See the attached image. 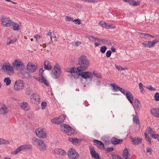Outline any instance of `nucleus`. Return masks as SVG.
Here are the masks:
<instances>
[{
  "mask_svg": "<svg viewBox=\"0 0 159 159\" xmlns=\"http://www.w3.org/2000/svg\"><path fill=\"white\" fill-rule=\"evenodd\" d=\"M74 75V78L77 79L81 76L80 78V82L83 84H85L86 81L91 82L93 77V75L91 72L89 71H77Z\"/></svg>",
  "mask_w": 159,
  "mask_h": 159,
  "instance_id": "1",
  "label": "nucleus"
},
{
  "mask_svg": "<svg viewBox=\"0 0 159 159\" xmlns=\"http://www.w3.org/2000/svg\"><path fill=\"white\" fill-rule=\"evenodd\" d=\"M78 64L80 66L76 68V70L79 72L83 71L89 66V61L85 56L82 55L78 58Z\"/></svg>",
  "mask_w": 159,
  "mask_h": 159,
  "instance_id": "2",
  "label": "nucleus"
},
{
  "mask_svg": "<svg viewBox=\"0 0 159 159\" xmlns=\"http://www.w3.org/2000/svg\"><path fill=\"white\" fill-rule=\"evenodd\" d=\"M60 128L61 130L66 134L68 135H71L74 134L75 132V130L73 128L70 127L69 125L63 124L60 125Z\"/></svg>",
  "mask_w": 159,
  "mask_h": 159,
  "instance_id": "3",
  "label": "nucleus"
},
{
  "mask_svg": "<svg viewBox=\"0 0 159 159\" xmlns=\"http://www.w3.org/2000/svg\"><path fill=\"white\" fill-rule=\"evenodd\" d=\"M61 72V68L60 66L58 64H56L55 65L53 69L52 70L51 75L53 78L57 79L60 76Z\"/></svg>",
  "mask_w": 159,
  "mask_h": 159,
  "instance_id": "4",
  "label": "nucleus"
},
{
  "mask_svg": "<svg viewBox=\"0 0 159 159\" xmlns=\"http://www.w3.org/2000/svg\"><path fill=\"white\" fill-rule=\"evenodd\" d=\"M67 155L68 157L71 159H76L79 157L78 153L74 148H70L68 151Z\"/></svg>",
  "mask_w": 159,
  "mask_h": 159,
  "instance_id": "5",
  "label": "nucleus"
},
{
  "mask_svg": "<svg viewBox=\"0 0 159 159\" xmlns=\"http://www.w3.org/2000/svg\"><path fill=\"white\" fill-rule=\"evenodd\" d=\"M24 88V84L23 80H17L14 85V89L17 91H20Z\"/></svg>",
  "mask_w": 159,
  "mask_h": 159,
  "instance_id": "6",
  "label": "nucleus"
},
{
  "mask_svg": "<svg viewBox=\"0 0 159 159\" xmlns=\"http://www.w3.org/2000/svg\"><path fill=\"white\" fill-rule=\"evenodd\" d=\"M12 66L14 69H16L18 70L22 69L24 67V65L22 61H20L17 60H16L12 63Z\"/></svg>",
  "mask_w": 159,
  "mask_h": 159,
  "instance_id": "7",
  "label": "nucleus"
},
{
  "mask_svg": "<svg viewBox=\"0 0 159 159\" xmlns=\"http://www.w3.org/2000/svg\"><path fill=\"white\" fill-rule=\"evenodd\" d=\"M159 40L157 39H155L152 42H150L148 41H145L143 42L142 43L143 45L145 47L150 48L152 46H154L156 43H157Z\"/></svg>",
  "mask_w": 159,
  "mask_h": 159,
  "instance_id": "8",
  "label": "nucleus"
},
{
  "mask_svg": "<svg viewBox=\"0 0 159 159\" xmlns=\"http://www.w3.org/2000/svg\"><path fill=\"white\" fill-rule=\"evenodd\" d=\"M65 119L64 116H61L56 119L53 118L52 119L51 121L52 123L58 125L63 123Z\"/></svg>",
  "mask_w": 159,
  "mask_h": 159,
  "instance_id": "9",
  "label": "nucleus"
},
{
  "mask_svg": "<svg viewBox=\"0 0 159 159\" xmlns=\"http://www.w3.org/2000/svg\"><path fill=\"white\" fill-rule=\"evenodd\" d=\"M36 135L40 138H44L47 137L46 134L43 131L41 128H38L35 130Z\"/></svg>",
  "mask_w": 159,
  "mask_h": 159,
  "instance_id": "10",
  "label": "nucleus"
},
{
  "mask_svg": "<svg viewBox=\"0 0 159 159\" xmlns=\"http://www.w3.org/2000/svg\"><path fill=\"white\" fill-rule=\"evenodd\" d=\"M27 69L29 73L35 72L38 67L33 65L31 63L29 62L27 66Z\"/></svg>",
  "mask_w": 159,
  "mask_h": 159,
  "instance_id": "11",
  "label": "nucleus"
},
{
  "mask_svg": "<svg viewBox=\"0 0 159 159\" xmlns=\"http://www.w3.org/2000/svg\"><path fill=\"white\" fill-rule=\"evenodd\" d=\"M2 68L5 71H7L8 74L10 75L11 73H13L14 72V70L12 67L9 65H3Z\"/></svg>",
  "mask_w": 159,
  "mask_h": 159,
  "instance_id": "12",
  "label": "nucleus"
},
{
  "mask_svg": "<svg viewBox=\"0 0 159 159\" xmlns=\"http://www.w3.org/2000/svg\"><path fill=\"white\" fill-rule=\"evenodd\" d=\"M1 20L3 25L5 27L10 26L11 25L13 21L9 18H2L1 19Z\"/></svg>",
  "mask_w": 159,
  "mask_h": 159,
  "instance_id": "13",
  "label": "nucleus"
},
{
  "mask_svg": "<svg viewBox=\"0 0 159 159\" xmlns=\"http://www.w3.org/2000/svg\"><path fill=\"white\" fill-rule=\"evenodd\" d=\"M134 105H133V107L135 111V112L137 114V111H139L140 109V107L141 106L139 101L137 99L134 100Z\"/></svg>",
  "mask_w": 159,
  "mask_h": 159,
  "instance_id": "14",
  "label": "nucleus"
},
{
  "mask_svg": "<svg viewBox=\"0 0 159 159\" xmlns=\"http://www.w3.org/2000/svg\"><path fill=\"white\" fill-rule=\"evenodd\" d=\"M90 154L92 157L95 159H101L98 154L96 152L94 148H90Z\"/></svg>",
  "mask_w": 159,
  "mask_h": 159,
  "instance_id": "15",
  "label": "nucleus"
},
{
  "mask_svg": "<svg viewBox=\"0 0 159 159\" xmlns=\"http://www.w3.org/2000/svg\"><path fill=\"white\" fill-rule=\"evenodd\" d=\"M8 108L5 105L0 104V114L6 115L8 112Z\"/></svg>",
  "mask_w": 159,
  "mask_h": 159,
  "instance_id": "16",
  "label": "nucleus"
},
{
  "mask_svg": "<svg viewBox=\"0 0 159 159\" xmlns=\"http://www.w3.org/2000/svg\"><path fill=\"white\" fill-rule=\"evenodd\" d=\"M20 70V73L21 74L22 76V78H30L31 77V75L29 72H26L23 69H19Z\"/></svg>",
  "mask_w": 159,
  "mask_h": 159,
  "instance_id": "17",
  "label": "nucleus"
},
{
  "mask_svg": "<svg viewBox=\"0 0 159 159\" xmlns=\"http://www.w3.org/2000/svg\"><path fill=\"white\" fill-rule=\"evenodd\" d=\"M38 147L39 149L42 151H44L46 149V147L44 141L42 140L39 141Z\"/></svg>",
  "mask_w": 159,
  "mask_h": 159,
  "instance_id": "18",
  "label": "nucleus"
},
{
  "mask_svg": "<svg viewBox=\"0 0 159 159\" xmlns=\"http://www.w3.org/2000/svg\"><path fill=\"white\" fill-rule=\"evenodd\" d=\"M125 95L126 96V98L129 102L130 103L133 105L134 97L131 92L129 91H127Z\"/></svg>",
  "mask_w": 159,
  "mask_h": 159,
  "instance_id": "19",
  "label": "nucleus"
},
{
  "mask_svg": "<svg viewBox=\"0 0 159 159\" xmlns=\"http://www.w3.org/2000/svg\"><path fill=\"white\" fill-rule=\"evenodd\" d=\"M93 143L94 144L98 146L99 148L101 149H104V144L101 141L98 140H94Z\"/></svg>",
  "mask_w": 159,
  "mask_h": 159,
  "instance_id": "20",
  "label": "nucleus"
},
{
  "mask_svg": "<svg viewBox=\"0 0 159 159\" xmlns=\"http://www.w3.org/2000/svg\"><path fill=\"white\" fill-rule=\"evenodd\" d=\"M130 139L132 140L133 144L134 145H137L141 143L142 139L139 138V137H135L133 138L131 136Z\"/></svg>",
  "mask_w": 159,
  "mask_h": 159,
  "instance_id": "21",
  "label": "nucleus"
},
{
  "mask_svg": "<svg viewBox=\"0 0 159 159\" xmlns=\"http://www.w3.org/2000/svg\"><path fill=\"white\" fill-rule=\"evenodd\" d=\"M123 140L122 139H119L116 137H113L111 139V143L114 145L120 144L122 143Z\"/></svg>",
  "mask_w": 159,
  "mask_h": 159,
  "instance_id": "22",
  "label": "nucleus"
},
{
  "mask_svg": "<svg viewBox=\"0 0 159 159\" xmlns=\"http://www.w3.org/2000/svg\"><path fill=\"white\" fill-rule=\"evenodd\" d=\"M151 113L153 116L158 117L159 115V108L152 109L151 110Z\"/></svg>",
  "mask_w": 159,
  "mask_h": 159,
  "instance_id": "23",
  "label": "nucleus"
},
{
  "mask_svg": "<svg viewBox=\"0 0 159 159\" xmlns=\"http://www.w3.org/2000/svg\"><path fill=\"white\" fill-rule=\"evenodd\" d=\"M76 67H73L71 68H67L66 71L67 72H69L71 73V77L73 76L74 78V75H76V72H77V70H76Z\"/></svg>",
  "mask_w": 159,
  "mask_h": 159,
  "instance_id": "24",
  "label": "nucleus"
},
{
  "mask_svg": "<svg viewBox=\"0 0 159 159\" xmlns=\"http://www.w3.org/2000/svg\"><path fill=\"white\" fill-rule=\"evenodd\" d=\"M125 2H128L129 4L133 6L139 5L140 4V2L135 1L134 0H123Z\"/></svg>",
  "mask_w": 159,
  "mask_h": 159,
  "instance_id": "25",
  "label": "nucleus"
},
{
  "mask_svg": "<svg viewBox=\"0 0 159 159\" xmlns=\"http://www.w3.org/2000/svg\"><path fill=\"white\" fill-rule=\"evenodd\" d=\"M44 69L45 70H51L52 68L51 64L48 60H46L44 62Z\"/></svg>",
  "mask_w": 159,
  "mask_h": 159,
  "instance_id": "26",
  "label": "nucleus"
},
{
  "mask_svg": "<svg viewBox=\"0 0 159 159\" xmlns=\"http://www.w3.org/2000/svg\"><path fill=\"white\" fill-rule=\"evenodd\" d=\"M30 98L32 101L34 100L35 102H39L40 99L39 96L36 93H33L30 96Z\"/></svg>",
  "mask_w": 159,
  "mask_h": 159,
  "instance_id": "27",
  "label": "nucleus"
},
{
  "mask_svg": "<svg viewBox=\"0 0 159 159\" xmlns=\"http://www.w3.org/2000/svg\"><path fill=\"white\" fill-rule=\"evenodd\" d=\"M55 152L57 155L60 154L63 156H65L67 154V153L64 150L61 148H57L55 150Z\"/></svg>",
  "mask_w": 159,
  "mask_h": 159,
  "instance_id": "28",
  "label": "nucleus"
},
{
  "mask_svg": "<svg viewBox=\"0 0 159 159\" xmlns=\"http://www.w3.org/2000/svg\"><path fill=\"white\" fill-rule=\"evenodd\" d=\"M11 25L12 26L13 30L17 31H18L20 30V25L18 23L12 21V23Z\"/></svg>",
  "mask_w": 159,
  "mask_h": 159,
  "instance_id": "29",
  "label": "nucleus"
},
{
  "mask_svg": "<svg viewBox=\"0 0 159 159\" xmlns=\"http://www.w3.org/2000/svg\"><path fill=\"white\" fill-rule=\"evenodd\" d=\"M110 85L113 88L112 90L114 91L117 92L118 90H120V87H119L117 85L114 83H111Z\"/></svg>",
  "mask_w": 159,
  "mask_h": 159,
  "instance_id": "30",
  "label": "nucleus"
},
{
  "mask_svg": "<svg viewBox=\"0 0 159 159\" xmlns=\"http://www.w3.org/2000/svg\"><path fill=\"white\" fill-rule=\"evenodd\" d=\"M129 152L127 148H125L123 151V156L125 159H130L128 157Z\"/></svg>",
  "mask_w": 159,
  "mask_h": 159,
  "instance_id": "31",
  "label": "nucleus"
},
{
  "mask_svg": "<svg viewBox=\"0 0 159 159\" xmlns=\"http://www.w3.org/2000/svg\"><path fill=\"white\" fill-rule=\"evenodd\" d=\"M68 140L73 144L79 143L78 139L76 138H70L68 139Z\"/></svg>",
  "mask_w": 159,
  "mask_h": 159,
  "instance_id": "32",
  "label": "nucleus"
},
{
  "mask_svg": "<svg viewBox=\"0 0 159 159\" xmlns=\"http://www.w3.org/2000/svg\"><path fill=\"white\" fill-rule=\"evenodd\" d=\"M22 150H27L30 149L32 148V146L30 144L23 145L20 146Z\"/></svg>",
  "mask_w": 159,
  "mask_h": 159,
  "instance_id": "33",
  "label": "nucleus"
},
{
  "mask_svg": "<svg viewBox=\"0 0 159 159\" xmlns=\"http://www.w3.org/2000/svg\"><path fill=\"white\" fill-rule=\"evenodd\" d=\"M99 24H100V25L103 27H105L107 29L110 28V25L107 26V23L104 21H100L98 23Z\"/></svg>",
  "mask_w": 159,
  "mask_h": 159,
  "instance_id": "34",
  "label": "nucleus"
},
{
  "mask_svg": "<svg viewBox=\"0 0 159 159\" xmlns=\"http://www.w3.org/2000/svg\"><path fill=\"white\" fill-rule=\"evenodd\" d=\"M133 122L135 123L138 125H139V118L136 115H133Z\"/></svg>",
  "mask_w": 159,
  "mask_h": 159,
  "instance_id": "35",
  "label": "nucleus"
},
{
  "mask_svg": "<svg viewBox=\"0 0 159 159\" xmlns=\"http://www.w3.org/2000/svg\"><path fill=\"white\" fill-rule=\"evenodd\" d=\"M21 148L20 146L18 147L16 149L11 152V154L13 155H16L18 154L20 151H22Z\"/></svg>",
  "mask_w": 159,
  "mask_h": 159,
  "instance_id": "36",
  "label": "nucleus"
},
{
  "mask_svg": "<svg viewBox=\"0 0 159 159\" xmlns=\"http://www.w3.org/2000/svg\"><path fill=\"white\" fill-rule=\"evenodd\" d=\"M42 80L41 83H43L45 85L47 86H48L49 85V84L47 80L44 78V77L43 75H42Z\"/></svg>",
  "mask_w": 159,
  "mask_h": 159,
  "instance_id": "37",
  "label": "nucleus"
},
{
  "mask_svg": "<svg viewBox=\"0 0 159 159\" xmlns=\"http://www.w3.org/2000/svg\"><path fill=\"white\" fill-rule=\"evenodd\" d=\"M4 81L6 83L7 86L9 85L11 83V80L9 77L5 78L4 80Z\"/></svg>",
  "mask_w": 159,
  "mask_h": 159,
  "instance_id": "38",
  "label": "nucleus"
},
{
  "mask_svg": "<svg viewBox=\"0 0 159 159\" xmlns=\"http://www.w3.org/2000/svg\"><path fill=\"white\" fill-rule=\"evenodd\" d=\"M144 135L145 136V139L149 143L151 144V141L150 137L148 134H147L146 132L144 133Z\"/></svg>",
  "mask_w": 159,
  "mask_h": 159,
  "instance_id": "39",
  "label": "nucleus"
},
{
  "mask_svg": "<svg viewBox=\"0 0 159 159\" xmlns=\"http://www.w3.org/2000/svg\"><path fill=\"white\" fill-rule=\"evenodd\" d=\"M9 142L6 140L3 139H0V144H9Z\"/></svg>",
  "mask_w": 159,
  "mask_h": 159,
  "instance_id": "40",
  "label": "nucleus"
},
{
  "mask_svg": "<svg viewBox=\"0 0 159 159\" xmlns=\"http://www.w3.org/2000/svg\"><path fill=\"white\" fill-rule=\"evenodd\" d=\"M151 136L153 138L157 139L158 140H159V135L157 134H156L155 133L154 134L151 133Z\"/></svg>",
  "mask_w": 159,
  "mask_h": 159,
  "instance_id": "41",
  "label": "nucleus"
},
{
  "mask_svg": "<svg viewBox=\"0 0 159 159\" xmlns=\"http://www.w3.org/2000/svg\"><path fill=\"white\" fill-rule=\"evenodd\" d=\"M107 49V47L106 46H103L101 47L100 49V51L101 53H104L105 52Z\"/></svg>",
  "mask_w": 159,
  "mask_h": 159,
  "instance_id": "42",
  "label": "nucleus"
},
{
  "mask_svg": "<svg viewBox=\"0 0 159 159\" xmlns=\"http://www.w3.org/2000/svg\"><path fill=\"white\" fill-rule=\"evenodd\" d=\"M28 106V104L26 102H23V103L21 105V107L24 110H27V109H26Z\"/></svg>",
  "mask_w": 159,
  "mask_h": 159,
  "instance_id": "43",
  "label": "nucleus"
},
{
  "mask_svg": "<svg viewBox=\"0 0 159 159\" xmlns=\"http://www.w3.org/2000/svg\"><path fill=\"white\" fill-rule=\"evenodd\" d=\"M102 42L103 43H106V44L109 45V46H111V43L109 42L107 40L102 39Z\"/></svg>",
  "mask_w": 159,
  "mask_h": 159,
  "instance_id": "44",
  "label": "nucleus"
},
{
  "mask_svg": "<svg viewBox=\"0 0 159 159\" xmlns=\"http://www.w3.org/2000/svg\"><path fill=\"white\" fill-rule=\"evenodd\" d=\"M115 66L116 69L119 70H122L125 69L124 68H123L120 66H118L116 64H115Z\"/></svg>",
  "mask_w": 159,
  "mask_h": 159,
  "instance_id": "45",
  "label": "nucleus"
},
{
  "mask_svg": "<svg viewBox=\"0 0 159 159\" xmlns=\"http://www.w3.org/2000/svg\"><path fill=\"white\" fill-rule=\"evenodd\" d=\"M93 75L95 77H96L98 78H101V74L99 73H96L95 72V71H94L92 73Z\"/></svg>",
  "mask_w": 159,
  "mask_h": 159,
  "instance_id": "46",
  "label": "nucleus"
},
{
  "mask_svg": "<svg viewBox=\"0 0 159 159\" xmlns=\"http://www.w3.org/2000/svg\"><path fill=\"white\" fill-rule=\"evenodd\" d=\"M155 100L157 101H159V93L158 92L156 93L154 95Z\"/></svg>",
  "mask_w": 159,
  "mask_h": 159,
  "instance_id": "47",
  "label": "nucleus"
},
{
  "mask_svg": "<svg viewBox=\"0 0 159 159\" xmlns=\"http://www.w3.org/2000/svg\"><path fill=\"white\" fill-rule=\"evenodd\" d=\"M140 34H141L143 36H147L148 37H150L152 38H155L154 36L153 35H151L149 34H145V33H140Z\"/></svg>",
  "mask_w": 159,
  "mask_h": 159,
  "instance_id": "48",
  "label": "nucleus"
},
{
  "mask_svg": "<svg viewBox=\"0 0 159 159\" xmlns=\"http://www.w3.org/2000/svg\"><path fill=\"white\" fill-rule=\"evenodd\" d=\"M88 38L91 41H96L97 38L93 36H90Z\"/></svg>",
  "mask_w": 159,
  "mask_h": 159,
  "instance_id": "49",
  "label": "nucleus"
},
{
  "mask_svg": "<svg viewBox=\"0 0 159 159\" xmlns=\"http://www.w3.org/2000/svg\"><path fill=\"white\" fill-rule=\"evenodd\" d=\"M47 105V103L45 102H42L41 104L42 109H44Z\"/></svg>",
  "mask_w": 159,
  "mask_h": 159,
  "instance_id": "50",
  "label": "nucleus"
},
{
  "mask_svg": "<svg viewBox=\"0 0 159 159\" xmlns=\"http://www.w3.org/2000/svg\"><path fill=\"white\" fill-rule=\"evenodd\" d=\"M111 51L108 50L107 51L106 53V56L107 57H109L111 56Z\"/></svg>",
  "mask_w": 159,
  "mask_h": 159,
  "instance_id": "51",
  "label": "nucleus"
},
{
  "mask_svg": "<svg viewBox=\"0 0 159 159\" xmlns=\"http://www.w3.org/2000/svg\"><path fill=\"white\" fill-rule=\"evenodd\" d=\"M74 22H75V24H76L80 25L81 23V22L80 20L78 19H75L73 20Z\"/></svg>",
  "mask_w": 159,
  "mask_h": 159,
  "instance_id": "52",
  "label": "nucleus"
},
{
  "mask_svg": "<svg viewBox=\"0 0 159 159\" xmlns=\"http://www.w3.org/2000/svg\"><path fill=\"white\" fill-rule=\"evenodd\" d=\"M147 88L148 89L150 90L151 91H156V90L154 88H153L151 86H149L148 87H147Z\"/></svg>",
  "mask_w": 159,
  "mask_h": 159,
  "instance_id": "53",
  "label": "nucleus"
},
{
  "mask_svg": "<svg viewBox=\"0 0 159 159\" xmlns=\"http://www.w3.org/2000/svg\"><path fill=\"white\" fill-rule=\"evenodd\" d=\"M114 148L113 147L108 148L107 149V151L108 153L109 152L111 151H113Z\"/></svg>",
  "mask_w": 159,
  "mask_h": 159,
  "instance_id": "54",
  "label": "nucleus"
},
{
  "mask_svg": "<svg viewBox=\"0 0 159 159\" xmlns=\"http://www.w3.org/2000/svg\"><path fill=\"white\" fill-rule=\"evenodd\" d=\"M34 37L36 41H38V39H39L41 37L39 35L36 34L34 36Z\"/></svg>",
  "mask_w": 159,
  "mask_h": 159,
  "instance_id": "55",
  "label": "nucleus"
},
{
  "mask_svg": "<svg viewBox=\"0 0 159 159\" xmlns=\"http://www.w3.org/2000/svg\"><path fill=\"white\" fill-rule=\"evenodd\" d=\"M65 20L66 21H70L73 20V19L72 18L68 16H66Z\"/></svg>",
  "mask_w": 159,
  "mask_h": 159,
  "instance_id": "56",
  "label": "nucleus"
},
{
  "mask_svg": "<svg viewBox=\"0 0 159 159\" xmlns=\"http://www.w3.org/2000/svg\"><path fill=\"white\" fill-rule=\"evenodd\" d=\"M146 149H147V152L149 153L150 154H152V149L149 147L147 148H146Z\"/></svg>",
  "mask_w": 159,
  "mask_h": 159,
  "instance_id": "57",
  "label": "nucleus"
},
{
  "mask_svg": "<svg viewBox=\"0 0 159 159\" xmlns=\"http://www.w3.org/2000/svg\"><path fill=\"white\" fill-rule=\"evenodd\" d=\"M16 39H14L13 40H10L9 41L8 43V44H10L11 43H13L14 42H16Z\"/></svg>",
  "mask_w": 159,
  "mask_h": 159,
  "instance_id": "58",
  "label": "nucleus"
},
{
  "mask_svg": "<svg viewBox=\"0 0 159 159\" xmlns=\"http://www.w3.org/2000/svg\"><path fill=\"white\" fill-rule=\"evenodd\" d=\"M119 91H120V92L122 93L124 95H126V93H125V91L124 89L120 88Z\"/></svg>",
  "mask_w": 159,
  "mask_h": 159,
  "instance_id": "59",
  "label": "nucleus"
},
{
  "mask_svg": "<svg viewBox=\"0 0 159 159\" xmlns=\"http://www.w3.org/2000/svg\"><path fill=\"white\" fill-rule=\"evenodd\" d=\"M43 69L42 68H41L39 70V74L41 76H42V75H43L42 74H43Z\"/></svg>",
  "mask_w": 159,
  "mask_h": 159,
  "instance_id": "60",
  "label": "nucleus"
},
{
  "mask_svg": "<svg viewBox=\"0 0 159 159\" xmlns=\"http://www.w3.org/2000/svg\"><path fill=\"white\" fill-rule=\"evenodd\" d=\"M148 131L149 132V133L151 134V133L152 134V133L153 132V130H152V129L150 127H148L147 129Z\"/></svg>",
  "mask_w": 159,
  "mask_h": 159,
  "instance_id": "61",
  "label": "nucleus"
},
{
  "mask_svg": "<svg viewBox=\"0 0 159 159\" xmlns=\"http://www.w3.org/2000/svg\"><path fill=\"white\" fill-rule=\"evenodd\" d=\"M40 140L38 139L37 138L34 137L32 139V141L34 142H37L38 143H39V141H40Z\"/></svg>",
  "mask_w": 159,
  "mask_h": 159,
  "instance_id": "62",
  "label": "nucleus"
},
{
  "mask_svg": "<svg viewBox=\"0 0 159 159\" xmlns=\"http://www.w3.org/2000/svg\"><path fill=\"white\" fill-rule=\"evenodd\" d=\"M35 77H36L35 76L34 77V78L35 79H36V80L39 81V82H40L41 83V80H42V77H41V78H40V77H37V78H36Z\"/></svg>",
  "mask_w": 159,
  "mask_h": 159,
  "instance_id": "63",
  "label": "nucleus"
},
{
  "mask_svg": "<svg viewBox=\"0 0 159 159\" xmlns=\"http://www.w3.org/2000/svg\"><path fill=\"white\" fill-rule=\"evenodd\" d=\"M98 0H89V2L93 3L98 2Z\"/></svg>",
  "mask_w": 159,
  "mask_h": 159,
  "instance_id": "64",
  "label": "nucleus"
}]
</instances>
